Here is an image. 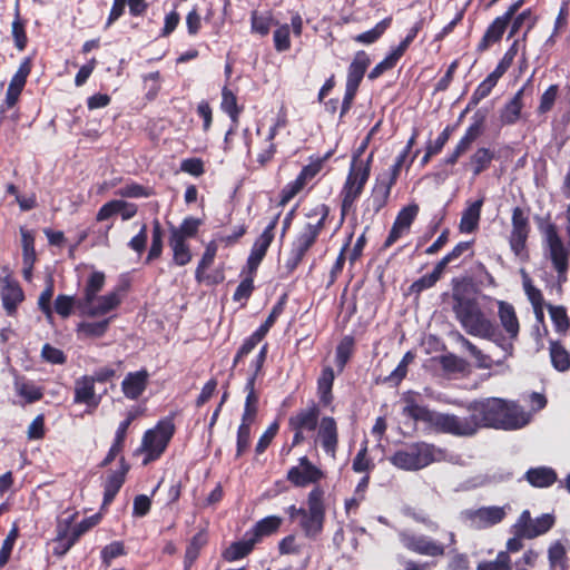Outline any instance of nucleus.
Masks as SVG:
<instances>
[{"label":"nucleus","mask_w":570,"mask_h":570,"mask_svg":"<svg viewBox=\"0 0 570 570\" xmlns=\"http://www.w3.org/2000/svg\"><path fill=\"white\" fill-rule=\"evenodd\" d=\"M466 410L468 416L456 415V436H472L482 428L517 430L525 424L518 405L500 397L474 400Z\"/></svg>","instance_id":"obj_1"},{"label":"nucleus","mask_w":570,"mask_h":570,"mask_svg":"<svg viewBox=\"0 0 570 570\" xmlns=\"http://www.w3.org/2000/svg\"><path fill=\"white\" fill-rule=\"evenodd\" d=\"M452 282L453 312L463 330L471 336L491 337L495 323L482 311L470 284L456 278Z\"/></svg>","instance_id":"obj_2"},{"label":"nucleus","mask_w":570,"mask_h":570,"mask_svg":"<svg viewBox=\"0 0 570 570\" xmlns=\"http://www.w3.org/2000/svg\"><path fill=\"white\" fill-rule=\"evenodd\" d=\"M106 275L104 272L91 271L87 276L81 296L77 299L73 295V307H77L81 315L87 317H100L117 309L121 302V293L125 287L118 286L105 295L98 296L104 288Z\"/></svg>","instance_id":"obj_3"},{"label":"nucleus","mask_w":570,"mask_h":570,"mask_svg":"<svg viewBox=\"0 0 570 570\" xmlns=\"http://www.w3.org/2000/svg\"><path fill=\"white\" fill-rule=\"evenodd\" d=\"M373 158L374 151H371L366 158V164H361L358 167L350 165L346 179L340 191L341 213L337 228H340L344 224L347 215L351 212H355L356 202L363 194L365 186L368 181V178L371 176Z\"/></svg>","instance_id":"obj_4"},{"label":"nucleus","mask_w":570,"mask_h":570,"mask_svg":"<svg viewBox=\"0 0 570 570\" xmlns=\"http://www.w3.org/2000/svg\"><path fill=\"white\" fill-rule=\"evenodd\" d=\"M441 454L442 450L434 444L421 441L396 450L389 461L400 470L419 471L435 462Z\"/></svg>","instance_id":"obj_5"},{"label":"nucleus","mask_w":570,"mask_h":570,"mask_svg":"<svg viewBox=\"0 0 570 570\" xmlns=\"http://www.w3.org/2000/svg\"><path fill=\"white\" fill-rule=\"evenodd\" d=\"M175 415L160 419L153 429L147 430L141 440V450L145 453L144 464L158 460L166 451L175 432Z\"/></svg>","instance_id":"obj_6"},{"label":"nucleus","mask_w":570,"mask_h":570,"mask_svg":"<svg viewBox=\"0 0 570 570\" xmlns=\"http://www.w3.org/2000/svg\"><path fill=\"white\" fill-rule=\"evenodd\" d=\"M306 505L298 525L308 539H316L324 530L326 520L325 490L315 485L307 494Z\"/></svg>","instance_id":"obj_7"},{"label":"nucleus","mask_w":570,"mask_h":570,"mask_svg":"<svg viewBox=\"0 0 570 570\" xmlns=\"http://www.w3.org/2000/svg\"><path fill=\"white\" fill-rule=\"evenodd\" d=\"M321 414L322 409L317 407L316 401L309 400L306 407L297 410L288 417L287 426L293 438L287 453L305 443L307 434L316 432L322 419Z\"/></svg>","instance_id":"obj_8"},{"label":"nucleus","mask_w":570,"mask_h":570,"mask_svg":"<svg viewBox=\"0 0 570 570\" xmlns=\"http://www.w3.org/2000/svg\"><path fill=\"white\" fill-rule=\"evenodd\" d=\"M403 414L414 421L428 423L435 432L456 436V415L440 413L420 405L414 399H406Z\"/></svg>","instance_id":"obj_9"},{"label":"nucleus","mask_w":570,"mask_h":570,"mask_svg":"<svg viewBox=\"0 0 570 570\" xmlns=\"http://www.w3.org/2000/svg\"><path fill=\"white\" fill-rule=\"evenodd\" d=\"M322 232L314 227H305L294 236L283 265L282 277H289L302 264L309 249L316 244Z\"/></svg>","instance_id":"obj_10"},{"label":"nucleus","mask_w":570,"mask_h":570,"mask_svg":"<svg viewBox=\"0 0 570 570\" xmlns=\"http://www.w3.org/2000/svg\"><path fill=\"white\" fill-rule=\"evenodd\" d=\"M542 233L554 269L559 274H564L569 268L568 252L558 234L557 226L549 223L542 228Z\"/></svg>","instance_id":"obj_11"},{"label":"nucleus","mask_w":570,"mask_h":570,"mask_svg":"<svg viewBox=\"0 0 570 570\" xmlns=\"http://www.w3.org/2000/svg\"><path fill=\"white\" fill-rule=\"evenodd\" d=\"M314 445H320L331 458L335 459L340 444L338 425L333 416H322L314 436Z\"/></svg>","instance_id":"obj_12"},{"label":"nucleus","mask_w":570,"mask_h":570,"mask_svg":"<svg viewBox=\"0 0 570 570\" xmlns=\"http://www.w3.org/2000/svg\"><path fill=\"white\" fill-rule=\"evenodd\" d=\"M554 524V517L546 513L532 520L528 510H524L515 524V534L525 539H533L547 533Z\"/></svg>","instance_id":"obj_13"},{"label":"nucleus","mask_w":570,"mask_h":570,"mask_svg":"<svg viewBox=\"0 0 570 570\" xmlns=\"http://www.w3.org/2000/svg\"><path fill=\"white\" fill-rule=\"evenodd\" d=\"M323 168L311 157V163L305 165L297 177L287 183L279 193V205L285 206L289 203L312 179H314Z\"/></svg>","instance_id":"obj_14"},{"label":"nucleus","mask_w":570,"mask_h":570,"mask_svg":"<svg viewBox=\"0 0 570 570\" xmlns=\"http://www.w3.org/2000/svg\"><path fill=\"white\" fill-rule=\"evenodd\" d=\"M456 342L460 343L461 346L469 352V354L475 360L476 367L481 370H490L493 365H502L507 358L513 355L514 352L513 341L510 340V342H508L505 346L502 347L504 351L503 357L501 360L493 361L490 355L483 353L463 334L456 333Z\"/></svg>","instance_id":"obj_15"},{"label":"nucleus","mask_w":570,"mask_h":570,"mask_svg":"<svg viewBox=\"0 0 570 570\" xmlns=\"http://www.w3.org/2000/svg\"><path fill=\"white\" fill-rule=\"evenodd\" d=\"M465 521L474 529H487L500 523L504 517L505 511L501 507H483L480 509H468L462 512Z\"/></svg>","instance_id":"obj_16"},{"label":"nucleus","mask_w":570,"mask_h":570,"mask_svg":"<svg viewBox=\"0 0 570 570\" xmlns=\"http://www.w3.org/2000/svg\"><path fill=\"white\" fill-rule=\"evenodd\" d=\"M499 157V151H497L494 148L479 146L468 157L466 161H464L463 168L465 171L471 173L473 178H476L481 174L488 171L491 168L492 163L498 160Z\"/></svg>","instance_id":"obj_17"},{"label":"nucleus","mask_w":570,"mask_h":570,"mask_svg":"<svg viewBox=\"0 0 570 570\" xmlns=\"http://www.w3.org/2000/svg\"><path fill=\"white\" fill-rule=\"evenodd\" d=\"M401 542L405 549L422 556L439 557L444 554V547L425 535L402 533Z\"/></svg>","instance_id":"obj_18"},{"label":"nucleus","mask_w":570,"mask_h":570,"mask_svg":"<svg viewBox=\"0 0 570 570\" xmlns=\"http://www.w3.org/2000/svg\"><path fill=\"white\" fill-rule=\"evenodd\" d=\"M335 381V373L334 370L331 366H324L321 371L320 376L316 381V394H317V401L316 405L317 407L324 410L330 409L332 412L334 411V393H333V386Z\"/></svg>","instance_id":"obj_19"},{"label":"nucleus","mask_w":570,"mask_h":570,"mask_svg":"<svg viewBox=\"0 0 570 570\" xmlns=\"http://www.w3.org/2000/svg\"><path fill=\"white\" fill-rule=\"evenodd\" d=\"M129 470V463L126 461L125 456H120L119 469L110 472L105 480L102 507L111 504V502L115 500L116 495L126 481V475Z\"/></svg>","instance_id":"obj_20"},{"label":"nucleus","mask_w":570,"mask_h":570,"mask_svg":"<svg viewBox=\"0 0 570 570\" xmlns=\"http://www.w3.org/2000/svg\"><path fill=\"white\" fill-rule=\"evenodd\" d=\"M100 402L101 396L95 392V379L83 376L76 382L73 403L85 404L86 413L91 414Z\"/></svg>","instance_id":"obj_21"},{"label":"nucleus","mask_w":570,"mask_h":570,"mask_svg":"<svg viewBox=\"0 0 570 570\" xmlns=\"http://www.w3.org/2000/svg\"><path fill=\"white\" fill-rule=\"evenodd\" d=\"M371 65V58L364 50H358L347 67L345 88L357 90Z\"/></svg>","instance_id":"obj_22"},{"label":"nucleus","mask_w":570,"mask_h":570,"mask_svg":"<svg viewBox=\"0 0 570 570\" xmlns=\"http://www.w3.org/2000/svg\"><path fill=\"white\" fill-rule=\"evenodd\" d=\"M498 317L509 338L515 341L520 333V323L514 306L509 302L499 301Z\"/></svg>","instance_id":"obj_23"},{"label":"nucleus","mask_w":570,"mask_h":570,"mask_svg":"<svg viewBox=\"0 0 570 570\" xmlns=\"http://www.w3.org/2000/svg\"><path fill=\"white\" fill-rule=\"evenodd\" d=\"M511 20L504 14L497 17L487 28L483 37L478 43V51L483 52L488 50L492 45L499 42Z\"/></svg>","instance_id":"obj_24"},{"label":"nucleus","mask_w":570,"mask_h":570,"mask_svg":"<svg viewBox=\"0 0 570 570\" xmlns=\"http://www.w3.org/2000/svg\"><path fill=\"white\" fill-rule=\"evenodd\" d=\"M148 373L146 370L128 373L121 382L124 395L129 400H137L146 390Z\"/></svg>","instance_id":"obj_25"},{"label":"nucleus","mask_w":570,"mask_h":570,"mask_svg":"<svg viewBox=\"0 0 570 570\" xmlns=\"http://www.w3.org/2000/svg\"><path fill=\"white\" fill-rule=\"evenodd\" d=\"M71 514L66 512L58 519L57 537L53 540L52 552L61 557L71 548Z\"/></svg>","instance_id":"obj_26"},{"label":"nucleus","mask_w":570,"mask_h":570,"mask_svg":"<svg viewBox=\"0 0 570 570\" xmlns=\"http://www.w3.org/2000/svg\"><path fill=\"white\" fill-rule=\"evenodd\" d=\"M283 524V518L278 515H267L258 520L249 530L247 535H250L256 543L262 539L277 533Z\"/></svg>","instance_id":"obj_27"},{"label":"nucleus","mask_w":570,"mask_h":570,"mask_svg":"<svg viewBox=\"0 0 570 570\" xmlns=\"http://www.w3.org/2000/svg\"><path fill=\"white\" fill-rule=\"evenodd\" d=\"M527 85L522 86L514 96L504 104L500 111V120L503 125H514L521 117L523 109V96Z\"/></svg>","instance_id":"obj_28"},{"label":"nucleus","mask_w":570,"mask_h":570,"mask_svg":"<svg viewBox=\"0 0 570 570\" xmlns=\"http://www.w3.org/2000/svg\"><path fill=\"white\" fill-rule=\"evenodd\" d=\"M31 71V59L27 58L20 65L18 71L11 79V82L9 85L8 91H7V105L8 107L14 106L17 102L24 85L28 75Z\"/></svg>","instance_id":"obj_29"},{"label":"nucleus","mask_w":570,"mask_h":570,"mask_svg":"<svg viewBox=\"0 0 570 570\" xmlns=\"http://www.w3.org/2000/svg\"><path fill=\"white\" fill-rule=\"evenodd\" d=\"M217 250L218 246L215 240H210L206 245L205 252L203 253V256L195 271V279L197 281V283L208 282L212 284H218L223 281V276L219 278L210 279L209 276L205 275V271L213 265L215 257L217 255Z\"/></svg>","instance_id":"obj_30"},{"label":"nucleus","mask_w":570,"mask_h":570,"mask_svg":"<svg viewBox=\"0 0 570 570\" xmlns=\"http://www.w3.org/2000/svg\"><path fill=\"white\" fill-rule=\"evenodd\" d=\"M3 282L1 291L3 307L9 315H12L16 313L18 304L23 301V292L20 285L9 277H4Z\"/></svg>","instance_id":"obj_31"},{"label":"nucleus","mask_w":570,"mask_h":570,"mask_svg":"<svg viewBox=\"0 0 570 570\" xmlns=\"http://www.w3.org/2000/svg\"><path fill=\"white\" fill-rule=\"evenodd\" d=\"M256 544L255 540H253L250 535H247L246 531L242 540L232 542L229 547L223 551L222 557L227 562L240 560L250 554Z\"/></svg>","instance_id":"obj_32"},{"label":"nucleus","mask_w":570,"mask_h":570,"mask_svg":"<svg viewBox=\"0 0 570 570\" xmlns=\"http://www.w3.org/2000/svg\"><path fill=\"white\" fill-rule=\"evenodd\" d=\"M281 214L275 215L268 225L264 228L263 233L255 239L250 254L264 258L267 250L275 238V229L278 225Z\"/></svg>","instance_id":"obj_33"},{"label":"nucleus","mask_w":570,"mask_h":570,"mask_svg":"<svg viewBox=\"0 0 570 570\" xmlns=\"http://www.w3.org/2000/svg\"><path fill=\"white\" fill-rule=\"evenodd\" d=\"M323 471L306 472L299 466H292L286 474V480L295 488H306L309 484H316L324 478Z\"/></svg>","instance_id":"obj_34"},{"label":"nucleus","mask_w":570,"mask_h":570,"mask_svg":"<svg viewBox=\"0 0 570 570\" xmlns=\"http://www.w3.org/2000/svg\"><path fill=\"white\" fill-rule=\"evenodd\" d=\"M524 478L534 488H548L558 480L557 472L549 466L531 468Z\"/></svg>","instance_id":"obj_35"},{"label":"nucleus","mask_w":570,"mask_h":570,"mask_svg":"<svg viewBox=\"0 0 570 570\" xmlns=\"http://www.w3.org/2000/svg\"><path fill=\"white\" fill-rule=\"evenodd\" d=\"M208 535L205 530L198 531L189 540L184 556V570H190L198 559L202 549L207 544Z\"/></svg>","instance_id":"obj_36"},{"label":"nucleus","mask_w":570,"mask_h":570,"mask_svg":"<svg viewBox=\"0 0 570 570\" xmlns=\"http://www.w3.org/2000/svg\"><path fill=\"white\" fill-rule=\"evenodd\" d=\"M114 316L102 318L97 322H80L77 324L76 332L79 338H99L102 337L112 321Z\"/></svg>","instance_id":"obj_37"},{"label":"nucleus","mask_w":570,"mask_h":570,"mask_svg":"<svg viewBox=\"0 0 570 570\" xmlns=\"http://www.w3.org/2000/svg\"><path fill=\"white\" fill-rule=\"evenodd\" d=\"M483 206V198L473 202L466 207L461 216L459 229L461 233L470 234L473 233L480 222L481 208Z\"/></svg>","instance_id":"obj_38"},{"label":"nucleus","mask_w":570,"mask_h":570,"mask_svg":"<svg viewBox=\"0 0 570 570\" xmlns=\"http://www.w3.org/2000/svg\"><path fill=\"white\" fill-rule=\"evenodd\" d=\"M443 273L444 269L436 263L431 273L421 276L410 285L409 294L419 298L424 291L435 286V284L441 279Z\"/></svg>","instance_id":"obj_39"},{"label":"nucleus","mask_w":570,"mask_h":570,"mask_svg":"<svg viewBox=\"0 0 570 570\" xmlns=\"http://www.w3.org/2000/svg\"><path fill=\"white\" fill-rule=\"evenodd\" d=\"M393 186L394 184L385 180V178L379 177L376 179V184L372 189V195L370 198L374 213H379L386 206Z\"/></svg>","instance_id":"obj_40"},{"label":"nucleus","mask_w":570,"mask_h":570,"mask_svg":"<svg viewBox=\"0 0 570 570\" xmlns=\"http://www.w3.org/2000/svg\"><path fill=\"white\" fill-rule=\"evenodd\" d=\"M355 352V338L352 335H345L338 342L335 350V364L338 373H342Z\"/></svg>","instance_id":"obj_41"},{"label":"nucleus","mask_w":570,"mask_h":570,"mask_svg":"<svg viewBox=\"0 0 570 570\" xmlns=\"http://www.w3.org/2000/svg\"><path fill=\"white\" fill-rule=\"evenodd\" d=\"M485 124V114L478 110L472 117V122L465 129L459 141L466 148H471L472 144L483 135Z\"/></svg>","instance_id":"obj_42"},{"label":"nucleus","mask_w":570,"mask_h":570,"mask_svg":"<svg viewBox=\"0 0 570 570\" xmlns=\"http://www.w3.org/2000/svg\"><path fill=\"white\" fill-rule=\"evenodd\" d=\"M168 244L173 250V263L175 265L185 266L191 262L193 254L187 240H183L180 236H169Z\"/></svg>","instance_id":"obj_43"},{"label":"nucleus","mask_w":570,"mask_h":570,"mask_svg":"<svg viewBox=\"0 0 570 570\" xmlns=\"http://www.w3.org/2000/svg\"><path fill=\"white\" fill-rule=\"evenodd\" d=\"M202 224H203L202 219L196 218L194 216H187L183 219V222L180 223V225L178 227L170 224L169 236H171V237L180 236L183 240H187L188 238H194L197 235L198 229Z\"/></svg>","instance_id":"obj_44"},{"label":"nucleus","mask_w":570,"mask_h":570,"mask_svg":"<svg viewBox=\"0 0 570 570\" xmlns=\"http://www.w3.org/2000/svg\"><path fill=\"white\" fill-rule=\"evenodd\" d=\"M275 24H278V21H274L271 11L261 13L257 10H253L250 12L252 33L259 35L261 37H266L269 33L272 26Z\"/></svg>","instance_id":"obj_45"},{"label":"nucleus","mask_w":570,"mask_h":570,"mask_svg":"<svg viewBox=\"0 0 570 570\" xmlns=\"http://www.w3.org/2000/svg\"><path fill=\"white\" fill-rule=\"evenodd\" d=\"M539 21V17L534 14L531 8H527L520 13H515V16L511 20V27L509 30L508 38H513L520 29L525 26L528 27V31H531Z\"/></svg>","instance_id":"obj_46"},{"label":"nucleus","mask_w":570,"mask_h":570,"mask_svg":"<svg viewBox=\"0 0 570 570\" xmlns=\"http://www.w3.org/2000/svg\"><path fill=\"white\" fill-rule=\"evenodd\" d=\"M551 364L558 372L570 368V354L559 341H551L549 346Z\"/></svg>","instance_id":"obj_47"},{"label":"nucleus","mask_w":570,"mask_h":570,"mask_svg":"<svg viewBox=\"0 0 570 570\" xmlns=\"http://www.w3.org/2000/svg\"><path fill=\"white\" fill-rule=\"evenodd\" d=\"M393 21L392 16H389L377 22L372 29L364 31L362 33H358L353 39L354 41L363 45H372L375 43L384 33L385 31L391 27Z\"/></svg>","instance_id":"obj_48"},{"label":"nucleus","mask_w":570,"mask_h":570,"mask_svg":"<svg viewBox=\"0 0 570 570\" xmlns=\"http://www.w3.org/2000/svg\"><path fill=\"white\" fill-rule=\"evenodd\" d=\"M265 334L261 331H254L248 337H246L239 348L237 350L234 360H233V368H235L244 358L249 355L255 347L265 338Z\"/></svg>","instance_id":"obj_49"},{"label":"nucleus","mask_w":570,"mask_h":570,"mask_svg":"<svg viewBox=\"0 0 570 570\" xmlns=\"http://www.w3.org/2000/svg\"><path fill=\"white\" fill-rule=\"evenodd\" d=\"M163 237L164 232L160 225V222L156 218L153 222V230H151V245L148 252V255L145 259V264H150L153 261L159 258L163 254Z\"/></svg>","instance_id":"obj_50"},{"label":"nucleus","mask_w":570,"mask_h":570,"mask_svg":"<svg viewBox=\"0 0 570 570\" xmlns=\"http://www.w3.org/2000/svg\"><path fill=\"white\" fill-rule=\"evenodd\" d=\"M255 421L240 420V424L237 429V436H236V459L240 458L246 453L250 446V430L252 424Z\"/></svg>","instance_id":"obj_51"},{"label":"nucleus","mask_w":570,"mask_h":570,"mask_svg":"<svg viewBox=\"0 0 570 570\" xmlns=\"http://www.w3.org/2000/svg\"><path fill=\"white\" fill-rule=\"evenodd\" d=\"M522 287L527 298L529 299L531 306H547L548 304L544 301L543 294L541 289H539L534 284L528 273L522 269Z\"/></svg>","instance_id":"obj_52"},{"label":"nucleus","mask_w":570,"mask_h":570,"mask_svg":"<svg viewBox=\"0 0 570 570\" xmlns=\"http://www.w3.org/2000/svg\"><path fill=\"white\" fill-rule=\"evenodd\" d=\"M497 83L498 82L495 80L487 76V78L478 85V87L471 95L470 100L465 107V111H471L473 108H475L481 100H483L491 94Z\"/></svg>","instance_id":"obj_53"},{"label":"nucleus","mask_w":570,"mask_h":570,"mask_svg":"<svg viewBox=\"0 0 570 570\" xmlns=\"http://www.w3.org/2000/svg\"><path fill=\"white\" fill-rule=\"evenodd\" d=\"M547 308L550 313L556 332L566 334L570 327L568 312L564 306L548 304Z\"/></svg>","instance_id":"obj_54"},{"label":"nucleus","mask_w":570,"mask_h":570,"mask_svg":"<svg viewBox=\"0 0 570 570\" xmlns=\"http://www.w3.org/2000/svg\"><path fill=\"white\" fill-rule=\"evenodd\" d=\"M276 137H269L267 134L263 142L261 144L259 150L256 156V163L261 168H265L277 153V145L275 142Z\"/></svg>","instance_id":"obj_55"},{"label":"nucleus","mask_w":570,"mask_h":570,"mask_svg":"<svg viewBox=\"0 0 570 570\" xmlns=\"http://www.w3.org/2000/svg\"><path fill=\"white\" fill-rule=\"evenodd\" d=\"M287 299H288V295L286 293L281 295L278 301L272 307V311L268 314L265 322L263 324H261L259 327L257 328L258 331H261L265 335L268 334L269 330L274 326L277 318L284 313L286 304H287Z\"/></svg>","instance_id":"obj_56"},{"label":"nucleus","mask_w":570,"mask_h":570,"mask_svg":"<svg viewBox=\"0 0 570 570\" xmlns=\"http://www.w3.org/2000/svg\"><path fill=\"white\" fill-rule=\"evenodd\" d=\"M401 58L402 57L391 49L387 56L368 72L367 78L370 80L380 78L384 72L395 68Z\"/></svg>","instance_id":"obj_57"},{"label":"nucleus","mask_w":570,"mask_h":570,"mask_svg":"<svg viewBox=\"0 0 570 570\" xmlns=\"http://www.w3.org/2000/svg\"><path fill=\"white\" fill-rule=\"evenodd\" d=\"M277 28L273 33L274 48L277 52H285L291 49V30L289 24H276Z\"/></svg>","instance_id":"obj_58"},{"label":"nucleus","mask_w":570,"mask_h":570,"mask_svg":"<svg viewBox=\"0 0 570 570\" xmlns=\"http://www.w3.org/2000/svg\"><path fill=\"white\" fill-rule=\"evenodd\" d=\"M375 468L373 460L367 453V443L364 442L353 459L352 470L356 473H368Z\"/></svg>","instance_id":"obj_59"},{"label":"nucleus","mask_w":570,"mask_h":570,"mask_svg":"<svg viewBox=\"0 0 570 570\" xmlns=\"http://www.w3.org/2000/svg\"><path fill=\"white\" fill-rule=\"evenodd\" d=\"M425 23L424 18H420L409 30L406 36L400 41V43L392 48L400 57H403L419 32L423 29Z\"/></svg>","instance_id":"obj_60"},{"label":"nucleus","mask_w":570,"mask_h":570,"mask_svg":"<svg viewBox=\"0 0 570 570\" xmlns=\"http://www.w3.org/2000/svg\"><path fill=\"white\" fill-rule=\"evenodd\" d=\"M20 234L22 242V262L27 264L36 263L37 254L33 234L23 227L20 228Z\"/></svg>","instance_id":"obj_61"},{"label":"nucleus","mask_w":570,"mask_h":570,"mask_svg":"<svg viewBox=\"0 0 570 570\" xmlns=\"http://www.w3.org/2000/svg\"><path fill=\"white\" fill-rule=\"evenodd\" d=\"M420 207L417 204L412 203L403 207L396 215L394 223L403 229L410 230L411 225L419 214Z\"/></svg>","instance_id":"obj_62"},{"label":"nucleus","mask_w":570,"mask_h":570,"mask_svg":"<svg viewBox=\"0 0 570 570\" xmlns=\"http://www.w3.org/2000/svg\"><path fill=\"white\" fill-rule=\"evenodd\" d=\"M476 570H511V558L508 552L500 551L492 561H482Z\"/></svg>","instance_id":"obj_63"},{"label":"nucleus","mask_w":570,"mask_h":570,"mask_svg":"<svg viewBox=\"0 0 570 570\" xmlns=\"http://www.w3.org/2000/svg\"><path fill=\"white\" fill-rule=\"evenodd\" d=\"M126 554V548L122 541H114L102 548L100 558L102 564L109 567L111 561L118 557Z\"/></svg>","instance_id":"obj_64"}]
</instances>
